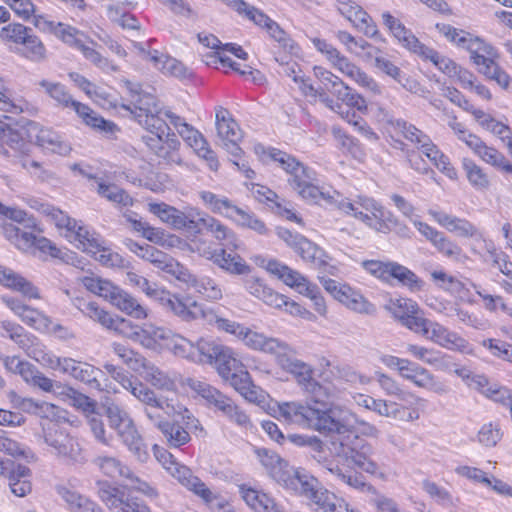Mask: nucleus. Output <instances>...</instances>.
I'll return each mask as SVG.
<instances>
[{
  "label": "nucleus",
  "mask_w": 512,
  "mask_h": 512,
  "mask_svg": "<svg viewBox=\"0 0 512 512\" xmlns=\"http://www.w3.org/2000/svg\"><path fill=\"white\" fill-rule=\"evenodd\" d=\"M225 381L239 392L246 400L253 403H260L263 400V391L253 384L249 372L245 366L237 372H233L229 377L224 378Z\"/></svg>",
  "instance_id": "obj_29"
},
{
  "label": "nucleus",
  "mask_w": 512,
  "mask_h": 512,
  "mask_svg": "<svg viewBox=\"0 0 512 512\" xmlns=\"http://www.w3.org/2000/svg\"><path fill=\"white\" fill-rule=\"evenodd\" d=\"M180 136L194 149L199 157L207 162L211 170L216 171L218 169L219 162L215 153L209 148L206 139L198 130L190 125H184L180 130Z\"/></svg>",
  "instance_id": "obj_28"
},
{
  "label": "nucleus",
  "mask_w": 512,
  "mask_h": 512,
  "mask_svg": "<svg viewBox=\"0 0 512 512\" xmlns=\"http://www.w3.org/2000/svg\"><path fill=\"white\" fill-rule=\"evenodd\" d=\"M141 377L153 387L160 390L171 391L175 387L174 381L168 374L160 370L153 363L146 367V371L141 373Z\"/></svg>",
  "instance_id": "obj_57"
},
{
  "label": "nucleus",
  "mask_w": 512,
  "mask_h": 512,
  "mask_svg": "<svg viewBox=\"0 0 512 512\" xmlns=\"http://www.w3.org/2000/svg\"><path fill=\"white\" fill-rule=\"evenodd\" d=\"M101 408L103 410V414L108 419L110 428L115 430L117 433L124 428H127V426L133 422L128 413L112 401H105L102 403Z\"/></svg>",
  "instance_id": "obj_46"
},
{
  "label": "nucleus",
  "mask_w": 512,
  "mask_h": 512,
  "mask_svg": "<svg viewBox=\"0 0 512 512\" xmlns=\"http://www.w3.org/2000/svg\"><path fill=\"white\" fill-rule=\"evenodd\" d=\"M3 234L7 240L14 244L19 250L29 252L31 249L32 232L24 231L12 223H5L2 226Z\"/></svg>",
  "instance_id": "obj_53"
},
{
  "label": "nucleus",
  "mask_w": 512,
  "mask_h": 512,
  "mask_svg": "<svg viewBox=\"0 0 512 512\" xmlns=\"http://www.w3.org/2000/svg\"><path fill=\"white\" fill-rule=\"evenodd\" d=\"M316 181L315 172L307 168L304 174H300L297 178H289L288 182L290 186L297 191V193L308 201L314 203H321V201L327 204L336 205L340 210V202L349 201L348 199H340V194L336 191H324L314 184Z\"/></svg>",
  "instance_id": "obj_11"
},
{
  "label": "nucleus",
  "mask_w": 512,
  "mask_h": 512,
  "mask_svg": "<svg viewBox=\"0 0 512 512\" xmlns=\"http://www.w3.org/2000/svg\"><path fill=\"white\" fill-rule=\"evenodd\" d=\"M158 59L159 61L154 63V66L163 74L177 78H186L191 75L188 68L175 58L160 53Z\"/></svg>",
  "instance_id": "obj_58"
},
{
  "label": "nucleus",
  "mask_w": 512,
  "mask_h": 512,
  "mask_svg": "<svg viewBox=\"0 0 512 512\" xmlns=\"http://www.w3.org/2000/svg\"><path fill=\"white\" fill-rule=\"evenodd\" d=\"M56 491L67 503L71 512H104L96 502L65 486H57Z\"/></svg>",
  "instance_id": "obj_37"
},
{
  "label": "nucleus",
  "mask_w": 512,
  "mask_h": 512,
  "mask_svg": "<svg viewBox=\"0 0 512 512\" xmlns=\"http://www.w3.org/2000/svg\"><path fill=\"white\" fill-rule=\"evenodd\" d=\"M168 261V266L167 263H164V267L168 268V274L195 288L198 293L209 300L215 301L222 298V290L213 279L209 277L197 278L178 261L170 259Z\"/></svg>",
  "instance_id": "obj_16"
},
{
  "label": "nucleus",
  "mask_w": 512,
  "mask_h": 512,
  "mask_svg": "<svg viewBox=\"0 0 512 512\" xmlns=\"http://www.w3.org/2000/svg\"><path fill=\"white\" fill-rule=\"evenodd\" d=\"M15 52L36 64L44 63L48 59V51L45 44L33 32L23 44L16 48Z\"/></svg>",
  "instance_id": "obj_40"
},
{
  "label": "nucleus",
  "mask_w": 512,
  "mask_h": 512,
  "mask_svg": "<svg viewBox=\"0 0 512 512\" xmlns=\"http://www.w3.org/2000/svg\"><path fill=\"white\" fill-rule=\"evenodd\" d=\"M193 220V225H195L193 229H196L198 231L206 229L218 241L221 242L222 246H225L228 249H230V247L234 249L239 248L238 240L235 234L217 219L209 215H202L197 212L194 214Z\"/></svg>",
  "instance_id": "obj_24"
},
{
  "label": "nucleus",
  "mask_w": 512,
  "mask_h": 512,
  "mask_svg": "<svg viewBox=\"0 0 512 512\" xmlns=\"http://www.w3.org/2000/svg\"><path fill=\"white\" fill-rule=\"evenodd\" d=\"M152 450L156 460L182 486L193 492L206 504L218 508L224 507L223 500L213 493L200 478L195 476L189 467L179 463L169 451L157 444L153 445Z\"/></svg>",
  "instance_id": "obj_4"
},
{
  "label": "nucleus",
  "mask_w": 512,
  "mask_h": 512,
  "mask_svg": "<svg viewBox=\"0 0 512 512\" xmlns=\"http://www.w3.org/2000/svg\"><path fill=\"white\" fill-rule=\"evenodd\" d=\"M123 84L129 92L133 108L130 105H123V107L126 110H129L136 120L144 117L146 114L160 112L161 108L156 97L153 94L144 91L141 84L130 80H124Z\"/></svg>",
  "instance_id": "obj_22"
},
{
  "label": "nucleus",
  "mask_w": 512,
  "mask_h": 512,
  "mask_svg": "<svg viewBox=\"0 0 512 512\" xmlns=\"http://www.w3.org/2000/svg\"><path fill=\"white\" fill-rule=\"evenodd\" d=\"M216 130L223 147L235 158L242 154L238 142L242 138L241 130L230 112L219 106L216 108Z\"/></svg>",
  "instance_id": "obj_20"
},
{
  "label": "nucleus",
  "mask_w": 512,
  "mask_h": 512,
  "mask_svg": "<svg viewBox=\"0 0 512 512\" xmlns=\"http://www.w3.org/2000/svg\"><path fill=\"white\" fill-rule=\"evenodd\" d=\"M270 341L275 345L271 346V350H263L264 353L272 354L275 356L278 364L286 371L295 375L299 384L303 387L312 379V368L298 360L292 355L291 348L277 338H270Z\"/></svg>",
  "instance_id": "obj_15"
},
{
  "label": "nucleus",
  "mask_w": 512,
  "mask_h": 512,
  "mask_svg": "<svg viewBox=\"0 0 512 512\" xmlns=\"http://www.w3.org/2000/svg\"><path fill=\"white\" fill-rule=\"evenodd\" d=\"M429 214L443 227L450 232H454L462 237H479L482 234L478 232L477 228L465 219H460L444 212L430 210Z\"/></svg>",
  "instance_id": "obj_33"
},
{
  "label": "nucleus",
  "mask_w": 512,
  "mask_h": 512,
  "mask_svg": "<svg viewBox=\"0 0 512 512\" xmlns=\"http://www.w3.org/2000/svg\"><path fill=\"white\" fill-rule=\"evenodd\" d=\"M226 217L233 219L240 226L254 230L260 235H265L268 231L262 220L234 204L231 210L226 212Z\"/></svg>",
  "instance_id": "obj_47"
},
{
  "label": "nucleus",
  "mask_w": 512,
  "mask_h": 512,
  "mask_svg": "<svg viewBox=\"0 0 512 512\" xmlns=\"http://www.w3.org/2000/svg\"><path fill=\"white\" fill-rule=\"evenodd\" d=\"M149 211L174 229L194 228V214H186L166 203H149Z\"/></svg>",
  "instance_id": "obj_27"
},
{
  "label": "nucleus",
  "mask_w": 512,
  "mask_h": 512,
  "mask_svg": "<svg viewBox=\"0 0 512 512\" xmlns=\"http://www.w3.org/2000/svg\"><path fill=\"white\" fill-rule=\"evenodd\" d=\"M294 250L304 261L310 262L315 266H322L325 264V261L322 258L324 256L323 250L304 236L300 239Z\"/></svg>",
  "instance_id": "obj_60"
},
{
  "label": "nucleus",
  "mask_w": 512,
  "mask_h": 512,
  "mask_svg": "<svg viewBox=\"0 0 512 512\" xmlns=\"http://www.w3.org/2000/svg\"><path fill=\"white\" fill-rule=\"evenodd\" d=\"M384 25L390 30L392 35L403 45V47L414 52L417 48H421L420 41L412 34V32L389 12L382 14Z\"/></svg>",
  "instance_id": "obj_38"
},
{
  "label": "nucleus",
  "mask_w": 512,
  "mask_h": 512,
  "mask_svg": "<svg viewBox=\"0 0 512 512\" xmlns=\"http://www.w3.org/2000/svg\"><path fill=\"white\" fill-rule=\"evenodd\" d=\"M234 250L232 247L228 249L225 246L218 249L212 262L230 275H246L250 273V266Z\"/></svg>",
  "instance_id": "obj_31"
},
{
  "label": "nucleus",
  "mask_w": 512,
  "mask_h": 512,
  "mask_svg": "<svg viewBox=\"0 0 512 512\" xmlns=\"http://www.w3.org/2000/svg\"><path fill=\"white\" fill-rule=\"evenodd\" d=\"M189 387L221 411L229 422L244 430L252 429L253 424L249 415L219 390L199 380H189Z\"/></svg>",
  "instance_id": "obj_8"
},
{
  "label": "nucleus",
  "mask_w": 512,
  "mask_h": 512,
  "mask_svg": "<svg viewBox=\"0 0 512 512\" xmlns=\"http://www.w3.org/2000/svg\"><path fill=\"white\" fill-rule=\"evenodd\" d=\"M392 279L397 280L399 284L408 287L411 291H419L423 286L422 280L413 271L397 262L392 264L389 283Z\"/></svg>",
  "instance_id": "obj_49"
},
{
  "label": "nucleus",
  "mask_w": 512,
  "mask_h": 512,
  "mask_svg": "<svg viewBox=\"0 0 512 512\" xmlns=\"http://www.w3.org/2000/svg\"><path fill=\"white\" fill-rule=\"evenodd\" d=\"M184 337L173 333L164 327H158L152 324L141 326L139 343L150 350L158 351L166 349L179 357Z\"/></svg>",
  "instance_id": "obj_12"
},
{
  "label": "nucleus",
  "mask_w": 512,
  "mask_h": 512,
  "mask_svg": "<svg viewBox=\"0 0 512 512\" xmlns=\"http://www.w3.org/2000/svg\"><path fill=\"white\" fill-rule=\"evenodd\" d=\"M225 348V345L211 338H199L194 343L184 337L179 357L213 365Z\"/></svg>",
  "instance_id": "obj_18"
},
{
  "label": "nucleus",
  "mask_w": 512,
  "mask_h": 512,
  "mask_svg": "<svg viewBox=\"0 0 512 512\" xmlns=\"http://www.w3.org/2000/svg\"><path fill=\"white\" fill-rule=\"evenodd\" d=\"M138 123L143 126L150 134L153 135H172L171 129L167 124L164 116V111L154 112L144 115L142 118L137 119Z\"/></svg>",
  "instance_id": "obj_50"
},
{
  "label": "nucleus",
  "mask_w": 512,
  "mask_h": 512,
  "mask_svg": "<svg viewBox=\"0 0 512 512\" xmlns=\"http://www.w3.org/2000/svg\"><path fill=\"white\" fill-rule=\"evenodd\" d=\"M186 415L183 416L185 427L180 425L177 422H169L160 423L158 425V429L161 431L167 445L172 448H179L185 444H187L190 440V433L188 429L192 428H200V422L195 419L187 409H185Z\"/></svg>",
  "instance_id": "obj_23"
},
{
  "label": "nucleus",
  "mask_w": 512,
  "mask_h": 512,
  "mask_svg": "<svg viewBox=\"0 0 512 512\" xmlns=\"http://www.w3.org/2000/svg\"><path fill=\"white\" fill-rule=\"evenodd\" d=\"M314 74L316 78L321 82V88L327 90L336 98H338L342 91L346 90V87L348 86L342 81L341 78L322 67H315Z\"/></svg>",
  "instance_id": "obj_55"
},
{
  "label": "nucleus",
  "mask_w": 512,
  "mask_h": 512,
  "mask_svg": "<svg viewBox=\"0 0 512 512\" xmlns=\"http://www.w3.org/2000/svg\"><path fill=\"white\" fill-rule=\"evenodd\" d=\"M266 270L301 294L309 290L311 282H309L306 277L277 260H269L266 265Z\"/></svg>",
  "instance_id": "obj_30"
},
{
  "label": "nucleus",
  "mask_w": 512,
  "mask_h": 512,
  "mask_svg": "<svg viewBox=\"0 0 512 512\" xmlns=\"http://www.w3.org/2000/svg\"><path fill=\"white\" fill-rule=\"evenodd\" d=\"M97 495L105 506L112 512H151L150 509L139 504L122 488L111 485L109 482L97 483Z\"/></svg>",
  "instance_id": "obj_14"
},
{
  "label": "nucleus",
  "mask_w": 512,
  "mask_h": 512,
  "mask_svg": "<svg viewBox=\"0 0 512 512\" xmlns=\"http://www.w3.org/2000/svg\"><path fill=\"white\" fill-rule=\"evenodd\" d=\"M425 328L427 333L422 334V336L444 348L461 352L466 351L468 348V342L463 337L437 322L428 320Z\"/></svg>",
  "instance_id": "obj_25"
},
{
  "label": "nucleus",
  "mask_w": 512,
  "mask_h": 512,
  "mask_svg": "<svg viewBox=\"0 0 512 512\" xmlns=\"http://www.w3.org/2000/svg\"><path fill=\"white\" fill-rule=\"evenodd\" d=\"M61 395L65 397L70 405L85 415L87 425L95 441L106 447L111 446L113 436L108 434L105 429L102 414L97 411V402L71 386L63 387Z\"/></svg>",
  "instance_id": "obj_9"
},
{
  "label": "nucleus",
  "mask_w": 512,
  "mask_h": 512,
  "mask_svg": "<svg viewBox=\"0 0 512 512\" xmlns=\"http://www.w3.org/2000/svg\"><path fill=\"white\" fill-rule=\"evenodd\" d=\"M19 317L24 323L40 332L47 330L51 326V318L49 316L29 306H25Z\"/></svg>",
  "instance_id": "obj_64"
},
{
  "label": "nucleus",
  "mask_w": 512,
  "mask_h": 512,
  "mask_svg": "<svg viewBox=\"0 0 512 512\" xmlns=\"http://www.w3.org/2000/svg\"><path fill=\"white\" fill-rule=\"evenodd\" d=\"M122 443L140 462L147 461L149 454L146 445L139 434L134 422L117 433Z\"/></svg>",
  "instance_id": "obj_39"
},
{
  "label": "nucleus",
  "mask_w": 512,
  "mask_h": 512,
  "mask_svg": "<svg viewBox=\"0 0 512 512\" xmlns=\"http://www.w3.org/2000/svg\"><path fill=\"white\" fill-rule=\"evenodd\" d=\"M34 26L42 32L52 33L63 42L70 46H74L82 52L84 57L95 64L97 67L106 71H118V67L112 64L107 58L103 57L94 48L83 43L79 38L82 35L76 28L61 22H54L42 16H37Z\"/></svg>",
  "instance_id": "obj_7"
},
{
  "label": "nucleus",
  "mask_w": 512,
  "mask_h": 512,
  "mask_svg": "<svg viewBox=\"0 0 512 512\" xmlns=\"http://www.w3.org/2000/svg\"><path fill=\"white\" fill-rule=\"evenodd\" d=\"M180 142L175 137V134L166 137L165 146L161 147L159 152L156 154L159 158L163 159L167 164H176L178 166L189 167L187 163L183 161L178 150Z\"/></svg>",
  "instance_id": "obj_62"
},
{
  "label": "nucleus",
  "mask_w": 512,
  "mask_h": 512,
  "mask_svg": "<svg viewBox=\"0 0 512 512\" xmlns=\"http://www.w3.org/2000/svg\"><path fill=\"white\" fill-rule=\"evenodd\" d=\"M32 28L21 23H9L0 30V39L4 43L15 44L18 48L32 34Z\"/></svg>",
  "instance_id": "obj_52"
},
{
  "label": "nucleus",
  "mask_w": 512,
  "mask_h": 512,
  "mask_svg": "<svg viewBox=\"0 0 512 512\" xmlns=\"http://www.w3.org/2000/svg\"><path fill=\"white\" fill-rule=\"evenodd\" d=\"M257 455L270 477L288 490L303 472L289 466L278 454L269 450L258 449Z\"/></svg>",
  "instance_id": "obj_17"
},
{
  "label": "nucleus",
  "mask_w": 512,
  "mask_h": 512,
  "mask_svg": "<svg viewBox=\"0 0 512 512\" xmlns=\"http://www.w3.org/2000/svg\"><path fill=\"white\" fill-rule=\"evenodd\" d=\"M36 140L42 148L57 153L59 155H67L71 147L63 137L50 128H42L38 131Z\"/></svg>",
  "instance_id": "obj_43"
},
{
  "label": "nucleus",
  "mask_w": 512,
  "mask_h": 512,
  "mask_svg": "<svg viewBox=\"0 0 512 512\" xmlns=\"http://www.w3.org/2000/svg\"><path fill=\"white\" fill-rule=\"evenodd\" d=\"M0 452L14 458H22L28 463H33L37 460L36 455L31 449L4 435L1 436Z\"/></svg>",
  "instance_id": "obj_56"
},
{
  "label": "nucleus",
  "mask_w": 512,
  "mask_h": 512,
  "mask_svg": "<svg viewBox=\"0 0 512 512\" xmlns=\"http://www.w3.org/2000/svg\"><path fill=\"white\" fill-rule=\"evenodd\" d=\"M0 328L3 330L1 335L11 339L20 349L28 351L32 346L35 338L27 333L21 325L10 321H2Z\"/></svg>",
  "instance_id": "obj_48"
},
{
  "label": "nucleus",
  "mask_w": 512,
  "mask_h": 512,
  "mask_svg": "<svg viewBox=\"0 0 512 512\" xmlns=\"http://www.w3.org/2000/svg\"><path fill=\"white\" fill-rule=\"evenodd\" d=\"M388 121L398 133L413 143L418 149L422 150L426 145L429 146L431 138L413 124L402 119H390Z\"/></svg>",
  "instance_id": "obj_44"
},
{
  "label": "nucleus",
  "mask_w": 512,
  "mask_h": 512,
  "mask_svg": "<svg viewBox=\"0 0 512 512\" xmlns=\"http://www.w3.org/2000/svg\"><path fill=\"white\" fill-rule=\"evenodd\" d=\"M246 290L265 304L280 309L283 307L284 295L275 292L258 277H250L245 280Z\"/></svg>",
  "instance_id": "obj_35"
},
{
  "label": "nucleus",
  "mask_w": 512,
  "mask_h": 512,
  "mask_svg": "<svg viewBox=\"0 0 512 512\" xmlns=\"http://www.w3.org/2000/svg\"><path fill=\"white\" fill-rule=\"evenodd\" d=\"M44 440L58 457L72 463L84 461L78 441L58 425L53 424L45 431Z\"/></svg>",
  "instance_id": "obj_13"
},
{
  "label": "nucleus",
  "mask_w": 512,
  "mask_h": 512,
  "mask_svg": "<svg viewBox=\"0 0 512 512\" xmlns=\"http://www.w3.org/2000/svg\"><path fill=\"white\" fill-rule=\"evenodd\" d=\"M128 248L136 253L138 256L152 263L156 268L162 270L163 272L168 274V268L164 267V263L169 264L168 259L175 260L170 255L164 253L163 251L158 250L156 247L146 244L145 246H141L138 243L129 240L127 242Z\"/></svg>",
  "instance_id": "obj_41"
},
{
  "label": "nucleus",
  "mask_w": 512,
  "mask_h": 512,
  "mask_svg": "<svg viewBox=\"0 0 512 512\" xmlns=\"http://www.w3.org/2000/svg\"><path fill=\"white\" fill-rule=\"evenodd\" d=\"M97 192L102 197L110 202L122 205L131 206L133 204L132 197L122 188L115 184H105L104 182L98 183Z\"/></svg>",
  "instance_id": "obj_59"
},
{
  "label": "nucleus",
  "mask_w": 512,
  "mask_h": 512,
  "mask_svg": "<svg viewBox=\"0 0 512 512\" xmlns=\"http://www.w3.org/2000/svg\"><path fill=\"white\" fill-rule=\"evenodd\" d=\"M309 501L316 512H336V496L324 489L319 481L303 470L298 479L289 489Z\"/></svg>",
  "instance_id": "obj_10"
},
{
  "label": "nucleus",
  "mask_w": 512,
  "mask_h": 512,
  "mask_svg": "<svg viewBox=\"0 0 512 512\" xmlns=\"http://www.w3.org/2000/svg\"><path fill=\"white\" fill-rule=\"evenodd\" d=\"M79 366L80 369H78L76 380L97 391H103L105 389L106 385H104V382L107 381V378L101 369L83 361Z\"/></svg>",
  "instance_id": "obj_45"
},
{
  "label": "nucleus",
  "mask_w": 512,
  "mask_h": 512,
  "mask_svg": "<svg viewBox=\"0 0 512 512\" xmlns=\"http://www.w3.org/2000/svg\"><path fill=\"white\" fill-rule=\"evenodd\" d=\"M39 86L55 102L57 107L62 109H72L87 125L105 133H113L117 126L110 121H106L99 116L90 107L73 99L65 85L60 82L41 80Z\"/></svg>",
  "instance_id": "obj_5"
},
{
  "label": "nucleus",
  "mask_w": 512,
  "mask_h": 512,
  "mask_svg": "<svg viewBox=\"0 0 512 512\" xmlns=\"http://www.w3.org/2000/svg\"><path fill=\"white\" fill-rule=\"evenodd\" d=\"M277 413L287 422L316 430L319 425L318 422L322 421L327 409L322 410L299 402H283L278 404Z\"/></svg>",
  "instance_id": "obj_19"
},
{
  "label": "nucleus",
  "mask_w": 512,
  "mask_h": 512,
  "mask_svg": "<svg viewBox=\"0 0 512 512\" xmlns=\"http://www.w3.org/2000/svg\"><path fill=\"white\" fill-rule=\"evenodd\" d=\"M340 208L377 232L384 234L395 232L401 237H409L408 227L372 198L359 197L354 202L342 201Z\"/></svg>",
  "instance_id": "obj_2"
},
{
  "label": "nucleus",
  "mask_w": 512,
  "mask_h": 512,
  "mask_svg": "<svg viewBox=\"0 0 512 512\" xmlns=\"http://www.w3.org/2000/svg\"><path fill=\"white\" fill-rule=\"evenodd\" d=\"M255 153L258 155L268 154V156L275 162H277L288 174L290 178H297L300 174H304L308 168L302 163L296 160L293 156L275 148L266 149L261 144H258L254 148Z\"/></svg>",
  "instance_id": "obj_34"
},
{
  "label": "nucleus",
  "mask_w": 512,
  "mask_h": 512,
  "mask_svg": "<svg viewBox=\"0 0 512 512\" xmlns=\"http://www.w3.org/2000/svg\"><path fill=\"white\" fill-rule=\"evenodd\" d=\"M80 281L88 291L105 298L123 313L135 319L147 317L146 308L136 298L112 282L95 276H85Z\"/></svg>",
  "instance_id": "obj_6"
},
{
  "label": "nucleus",
  "mask_w": 512,
  "mask_h": 512,
  "mask_svg": "<svg viewBox=\"0 0 512 512\" xmlns=\"http://www.w3.org/2000/svg\"><path fill=\"white\" fill-rule=\"evenodd\" d=\"M0 284L28 298H40L38 289L26 278L10 268L0 265Z\"/></svg>",
  "instance_id": "obj_32"
},
{
  "label": "nucleus",
  "mask_w": 512,
  "mask_h": 512,
  "mask_svg": "<svg viewBox=\"0 0 512 512\" xmlns=\"http://www.w3.org/2000/svg\"><path fill=\"white\" fill-rule=\"evenodd\" d=\"M353 414L339 406L327 409L315 431L329 437L327 447L331 455L343 463L356 449L361 448L363 440L354 427Z\"/></svg>",
  "instance_id": "obj_1"
},
{
  "label": "nucleus",
  "mask_w": 512,
  "mask_h": 512,
  "mask_svg": "<svg viewBox=\"0 0 512 512\" xmlns=\"http://www.w3.org/2000/svg\"><path fill=\"white\" fill-rule=\"evenodd\" d=\"M342 303L357 313L366 315H373L376 313L375 305L369 302L360 293L353 291L351 288L348 289L342 300Z\"/></svg>",
  "instance_id": "obj_63"
},
{
  "label": "nucleus",
  "mask_w": 512,
  "mask_h": 512,
  "mask_svg": "<svg viewBox=\"0 0 512 512\" xmlns=\"http://www.w3.org/2000/svg\"><path fill=\"white\" fill-rule=\"evenodd\" d=\"M93 463L110 478H125L134 480L133 471L124 465L119 459L112 456H97Z\"/></svg>",
  "instance_id": "obj_42"
},
{
  "label": "nucleus",
  "mask_w": 512,
  "mask_h": 512,
  "mask_svg": "<svg viewBox=\"0 0 512 512\" xmlns=\"http://www.w3.org/2000/svg\"><path fill=\"white\" fill-rule=\"evenodd\" d=\"M219 375L224 379L232 375L233 372L239 371L244 364L236 357L235 352L227 347L219 355L215 363Z\"/></svg>",
  "instance_id": "obj_54"
},
{
  "label": "nucleus",
  "mask_w": 512,
  "mask_h": 512,
  "mask_svg": "<svg viewBox=\"0 0 512 512\" xmlns=\"http://www.w3.org/2000/svg\"><path fill=\"white\" fill-rule=\"evenodd\" d=\"M71 302L85 317L109 330L115 316L101 308L96 302L88 301L82 297H75Z\"/></svg>",
  "instance_id": "obj_36"
},
{
  "label": "nucleus",
  "mask_w": 512,
  "mask_h": 512,
  "mask_svg": "<svg viewBox=\"0 0 512 512\" xmlns=\"http://www.w3.org/2000/svg\"><path fill=\"white\" fill-rule=\"evenodd\" d=\"M414 53H417L424 57L425 59H429L432 61L435 66L438 67L443 73L447 74L449 77H455V73L457 69L460 67L454 61L449 58L443 57L439 55V53L431 48L426 47L421 43V48H417Z\"/></svg>",
  "instance_id": "obj_51"
},
{
  "label": "nucleus",
  "mask_w": 512,
  "mask_h": 512,
  "mask_svg": "<svg viewBox=\"0 0 512 512\" xmlns=\"http://www.w3.org/2000/svg\"><path fill=\"white\" fill-rule=\"evenodd\" d=\"M141 291H143L149 298L157 301L166 310L181 318L183 321L185 318L193 316V313L188 311L190 302L193 301L191 298H187L184 301L178 296L159 287L156 283H151L148 280Z\"/></svg>",
  "instance_id": "obj_21"
},
{
  "label": "nucleus",
  "mask_w": 512,
  "mask_h": 512,
  "mask_svg": "<svg viewBox=\"0 0 512 512\" xmlns=\"http://www.w3.org/2000/svg\"><path fill=\"white\" fill-rule=\"evenodd\" d=\"M188 311L192 312L193 316L185 318L184 321L204 319L208 324L214 325L218 331L234 336L250 349L263 352V350H271V346L275 345L274 342L270 341L271 337L252 331L232 319L219 316L213 310L204 308L194 300L190 302Z\"/></svg>",
  "instance_id": "obj_3"
},
{
  "label": "nucleus",
  "mask_w": 512,
  "mask_h": 512,
  "mask_svg": "<svg viewBox=\"0 0 512 512\" xmlns=\"http://www.w3.org/2000/svg\"><path fill=\"white\" fill-rule=\"evenodd\" d=\"M53 217L57 221V226L65 227L71 233L70 237L78 242L79 249L87 253H95L94 248H98V242L85 227L78 225L76 220L59 210L53 213Z\"/></svg>",
  "instance_id": "obj_26"
},
{
  "label": "nucleus",
  "mask_w": 512,
  "mask_h": 512,
  "mask_svg": "<svg viewBox=\"0 0 512 512\" xmlns=\"http://www.w3.org/2000/svg\"><path fill=\"white\" fill-rule=\"evenodd\" d=\"M422 489L435 503L440 506L454 507L456 505L452 494L447 489L433 481L424 480L422 482Z\"/></svg>",
  "instance_id": "obj_61"
}]
</instances>
